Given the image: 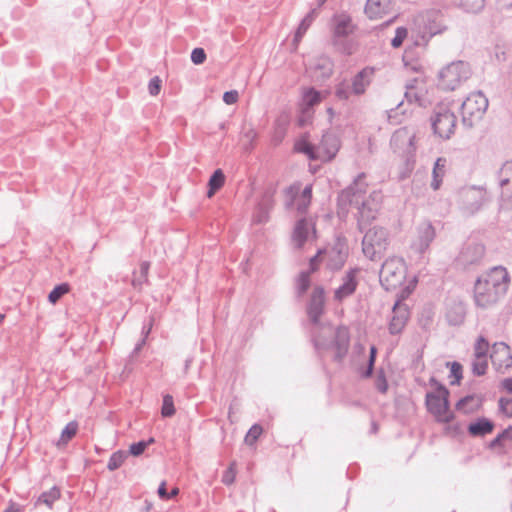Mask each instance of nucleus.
<instances>
[{
	"label": "nucleus",
	"instance_id": "57",
	"mask_svg": "<svg viewBox=\"0 0 512 512\" xmlns=\"http://www.w3.org/2000/svg\"><path fill=\"white\" fill-rule=\"evenodd\" d=\"M158 496L162 500H169L168 492L166 489V482L162 481L157 490Z\"/></svg>",
	"mask_w": 512,
	"mask_h": 512
},
{
	"label": "nucleus",
	"instance_id": "58",
	"mask_svg": "<svg viewBox=\"0 0 512 512\" xmlns=\"http://www.w3.org/2000/svg\"><path fill=\"white\" fill-rule=\"evenodd\" d=\"M406 100L409 102V103H412L413 101H418V96L416 94V92L414 91V88L411 87L409 88L405 94H404Z\"/></svg>",
	"mask_w": 512,
	"mask_h": 512
},
{
	"label": "nucleus",
	"instance_id": "64",
	"mask_svg": "<svg viewBox=\"0 0 512 512\" xmlns=\"http://www.w3.org/2000/svg\"><path fill=\"white\" fill-rule=\"evenodd\" d=\"M4 512H19V509L12 503Z\"/></svg>",
	"mask_w": 512,
	"mask_h": 512
},
{
	"label": "nucleus",
	"instance_id": "52",
	"mask_svg": "<svg viewBox=\"0 0 512 512\" xmlns=\"http://www.w3.org/2000/svg\"><path fill=\"white\" fill-rule=\"evenodd\" d=\"M206 60V53L203 48H194L191 52V61L196 64H202Z\"/></svg>",
	"mask_w": 512,
	"mask_h": 512
},
{
	"label": "nucleus",
	"instance_id": "14",
	"mask_svg": "<svg viewBox=\"0 0 512 512\" xmlns=\"http://www.w3.org/2000/svg\"><path fill=\"white\" fill-rule=\"evenodd\" d=\"M497 179L501 188V207L512 208V160L501 166Z\"/></svg>",
	"mask_w": 512,
	"mask_h": 512
},
{
	"label": "nucleus",
	"instance_id": "50",
	"mask_svg": "<svg viewBox=\"0 0 512 512\" xmlns=\"http://www.w3.org/2000/svg\"><path fill=\"white\" fill-rule=\"evenodd\" d=\"M407 29L405 27H398L395 32V36L391 40V46L393 48H399L402 44L404 39L407 37Z\"/></svg>",
	"mask_w": 512,
	"mask_h": 512
},
{
	"label": "nucleus",
	"instance_id": "36",
	"mask_svg": "<svg viewBox=\"0 0 512 512\" xmlns=\"http://www.w3.org/2000/svg\"><path fill=\"white\" fill-rule=\"evenodd\" d=\"M126 458H127L126 452H124L122 450H118V451L114 452L109 458V461L107 464L108 470L115 471L124 463Z\"/></svg>",
	"mask_w": 512,
	"mask_h": 512
},
{
	"label": "nucleus",
	"instance_id": "31",
	"mask_svg": "<svg viewBox=\"0 0 512 512\" xmlns=\"http://www.w3.org/2000/svg\"><path fill=\"white\" fill-rule=\"evenodd\" d=\"M317 14L316 9H312L300 22L295 35H294V43H298L301 41L303 35L306 33L312 22L314 21Z\"/></svg>",
	"mask_w": 512,
	"mask_h": 512
},
{
	"label": "nucleus",
	"instance_id": "6",
	"mask_svg": "<svg viewBox=\"0 0 512 512\" xmlns=\"http://www.w3.org/2000/svg\"><path fill=\"white\" fill-rule=\"evenodd\" d=\"M488 201V193L486 189L481 186L464 187L461 188L457 194L458 206L466 215H474Z\"/></svg>",
	"mask_w": 512,
	"mask_h": 512
},
{
	"label": "nucleus",
	"instance_id": "9",
	"mask_svg": "<svg viewBox=\"0 0 512 512\" xmlns=\"http://www.w3.org/2000/svg\"><path fill=\"white\" fill-rule=\"evenodd\" d=\"M470 75L471 70L468 63L464 61L452 62L440 71L439 86L444 90H455Z\"/></svg>",
	"mask_w": 512,
	"mask_h": 512
},
{
	"label": "nucleus",
	"instance_id": "62",
	"mask_svg": "<svg viewBox=\"0 0 512 512\" xmlns=\"http://www.w3.org/2000/svg\"><path fill=\"white\" fill-rule=\"evenodd\" d=\"M402 106H403V101H400V102L397 104L396 108H391V109L387 110V111H386V113H387V117H388V119H389V120H392L393 118H395L394 113H395L397 110H399Z\"/></svg>",
	"mask_w": 512,
	"mask_h": 512
},
{
	"label": "nucleus",
	"instance_id": "12",
	"mask_svg": "<svg viewBox=\"0 0 512 512\" xmlns=\"http://www.w3.org/2000/svg\"><path fill=\"white\" fill-rule=\"evenodd\" d=\"M484 254L485 247L483 244L475 240H468L462 246L456 258V263L463 268H466L470 265H476L480 263Z\"/></svg>",
	"mask_w": 512,
	"mask_h": 512
},
{
	"label": "nucleus",
	"instance_id": "24",
	"mask_svg": "<svg viewBox=\"0 0 512 512\" xmlns=\"http://www.w3.org/2000/svg\"><path fill=\"white\" fill-rule=\"evenodd\" d=\"M374 73V68L365 67L352 78L350 84L353 95L360 96L366 92V89L373 80Z\"/></svg>",
	"mask_w": 512,
	"mask_h": 512
},
{
	"label": "nucleus",
	"instance_id": "40",
	"mask_svg": "<svg viewBox=\"0 0 512 512\" xmlns=\"http://www.w3.org/2000/svg\"><path fill=\"white\" fill-rule=\"evenodd\" d=\"M353 95L351 84L342 81L335 87V96L339 100H348Z\"/></svg>",
	"mask_w": 512,
	"mask_h": 512
},
{
	"label": "nucleus",
	"instance_id": "10",
	"mask_svg": "<svg viewBox=\"0 0 512 512\" xmlns=\"http://www.w3.org/2000/svg\"><path fill=\"white\" fill-rule=\"evenodd\" d=\"M348 256V247L346 243L340 239H337L335 244L331 247L326 248L324 251H319L318 254L311 259V267L313 268L315 261L318 257L321 258L326 264V267L331 271L340 270Z\"/></svg>",
	"mask_w": 512,
	"mask_h": 512
},
{
	"label": "nucleus",
	"instance_id": "4",
	"mask_svg": "<svg viewBox=\"0 0 512 512\" xmlns=\"http://www.w3.org/2000/svg\"><path fill=\"white\" fill-rule=\"evenodd\" d=\"M430 384L436 391L427 392L425 404L429 413L440 423H450L454 420V413L450 409L449 390L435 378L430 379Z\"/></svg>",
	"mask_w": 512,
	"mask_h": 512
},
{
	"label": "nucleus",
	"instance_id": "5",
	"mask_svg": "<svg viewBox=\"0 0 512 512\" xmlns=\"http://www.w3.org/2000/svg\"><path fill=\"white\" fill-rule=\"evenodd\" d=\"M380 282L386 290H392L402 285L406 278V265L401 257L387 258L380 270Z\"/></svg>",
	"mask_w": 512,
	"mask_h": 512
},
{
	"label": "nucleus",
	"instance_id": "13",
	"mask_svg": "<svg viewBox=\"0 0 512 512\" xmlns=\"http://www.w3.org/2000/svg\"><path fill=\"white\" fill-rule=\"evenodd\" d=\"M415 135L407 127L396 130L390 140L394 152L406 157L412 156L416 150L414 146Z\"/></svg>",
	"mask_w": 512,
	"mask_h": 512
},
{
	"label": "nucleus",
	"instance_id": "43",
	"mask_svg": "<svg viewBox=\"0 0 512 512\" xmlns=\"http://www.w3.org/2000/svg\"><path fill=\"white\" fill-rule=\"evenodd\" d=\"M262 427L258 424H254L247 432L245 436V443L249 446H252L255 444V442L258 440L259 436L262 434Z\"/></svg>",
	"mask_w": 512,
	"mask_h": 512
},
{
	"label": "nucleus",
	"instance_id": "15",
	"mask_svg": "<svg viewBox=\"0 0 512 512\" xmlns=\"http://www.w3.org/2000/svg\"><path fill=\"white\" fill-rule=\"evenodd\" d=\"M298 187H289L286 190L289 200L286 201V208L290 209L295 205L299 214L306 213L312 199V185H306L301 193H298Z\"/></svg>",
	"mask_w": 512,
	"mask_h": 512
},
{
	"label": "nucleus",
	"instance_id": "3",
	"mask_svg": "<svg viewBox=\"0 0 512 512\" xmlns=\"http://www.w3.org/2000/svg\"><path fill=\"white\" fill-rule=\"evenodd\" d=\"M312 341L318 355L329 350L335 349L334 360L340 362L347 354L350 336L346 327H334L329 323L319 322V326H313Z\"/></svg>",
	"mask_w": 512,
	"mask_h": 512
},
{
	"label": "nucleus",
	"instance_id": "56",
	"mask_svg": "<svg viewBox=\"0 0 512 512\" xmlns=\"http://www.w3.org/2000/svg\"><path fill=\"white\" fill-rule=\"evenodd\" d=\"M507 431H503L502 433L498 434L489 444L490 448H496L501 445L502 440L506 437Z\"/></svg>",
	"mask_w": 512,
	"mask_h": 512
},
{
	"label": "nucleus",
	"instance_id": "53",
	"mask_svg": "<svg viewBox=\"0 0 512 512\" xmlns=\"http://www.w3.org/2000/svg\"><path fill=\"white\" fill-rule=\"evenodd\" d=\"M500 410L508 417L512 416V398H500L499 399Z\"/></svg>",
	"mask_w": 512,
	"mask_h": 512
},
{
	"label": "nucleus",
	"instance_id": "7",
	"mask_svg": "<svg viewBox=\"0 0 512 512\" xmlns=\"http://www.w3.org/2000/svg\"><path fill=\"white\" fill-rule=\"evenodd\" d=\"M487 108L488 99L481 91L469 94L461 105L463 125L468 128L473 127L482 119Z\"/></svg>",
	"mask_w": 512,
	"mask_h": 512
},
{
	"label": "nucleus",
	"instance_id": "28",
	"mask_svg": "<svg viewBox=\"0 0 512 512\" xmlns=\"http://www.w3.org/2000/svg\"><path fill=\"white\" fill-rule=\"evenodd\" d=\"M447 160L444 157H439L434 163L432 171V182L431 187L433 190H438L442 184L443 177L445 175Z\"/></svg>",
	"mask_w": 512,
	"mask_h": 512
},
{
	"label": "nucleus",
	"instance_id": "48",
	"mask_svg": "<svg viewBox=\"0 0 512 512\" xmlns=\"http://www.w3.org/2000/svg\"><path fill=\"white\" fill-rule=\"evenodd\" d=\"M376 356H377V349L375 346H371L370 350H369L368 365H367L366 370L362 374L363 377L368 378L373 374Z\"/></svg>",
	"mask_w": 512,
	"mask_h": 512
},
{
	"label": "nucleus",
	"instance_id": "30",
	"mask_svg": "<svg viewBox=\"0 0 512 512\" xmlns=\"http://www.w3.org/2000/svg\"><path fill=\"white\" fill-rule=\"evenodd\" d=\"M338 141L333 134H325L322 137L321 144L318 147L320 149H325L328 159H331L335 156L338 151Z\"/></svg>",
	"mask_w": 512,
	"mask_h": 512
},
{
	"label": "nucleus",
	"instance_id": "29",
	"mask_svg": "<svg viewBox=\"0 0 512 512\" xmlns=\"http://www.w3.org/2000/svg\"><path fill=\"white\" fill-rule=\"evenodd\" d=\"M78 431V423L76 421L69 422L62 430L60 438L56 442L58 448L65 447L68 442L76 435Z\"/></svg>",
	"mask_w": 512,
	"mask_h": 512
},
{
	"label": "nucleus",
	"instance_id": "54",
	"mask_svg": "<svg viewBox=\"0 0 512 512\" xmlns=\"http://www.w3.org/2000/svg\"><path fill=\"white\" fill-rule=\"evenodd\" d=\"M161 89V80L158 77H154L149 81L148 90L152 96L159 94Z\"/></svg>",
	"mask_w": 512,
	"mask_h": 512
},
{
	"label": "nucleus",
	"instance_id": "32",
	"mask_svg": "<svg viewBox=\"0 0 512 512\" xmlns=\"http://www.w3.org/2000/svg\"><path fill=\"white\" fill-rule=\"evenodd\" d=\"M225 182V175L221 169H216L213 174L211 175L209 182H208V192L207 196L212 197L216 191H218Z\"/></svg>",
	"mask_w": 512,
	"mask_h": 512
},
{
	"label": "nucleus",
	"instance_id": "55",
	"mask_svg": "<svg viewBox=\"0 0 512 512\" xmlns=\"http://www.w3.org/2000/svg\"><path fill=\"white\" fill-rule=\"evenodd\" d=\"M238 97H239V95L236 90L226 91L223 94V101L228 105H232L237 102Z\"/></svg>",
	"mask_w": 512,
	"mask_h": 512
},
{
	"label": "nucleus",
	"instance_id": "11",
	"mask_svg": "<svg viewBox=\"0 0 512 512\" xmlns=\"http://www.w3.org/2000/svg\"><path fill=\"white\" fill-rule=\"evenodd\" d=\"M434 134L439 138L447 140L455 132L457 118L453 112L440 107L431 118Z\"/></svg>",
	"mask_w": 512,
	"mask_h": 512
},
{
	"label": "nucleus",
	"instance_id": "37",
	"mask_svg": "<svg viewBox=\"0 0 512 512\" xmlns=\"http://www.w3.org/2000/svg\"><path fill=\"white\" fill-rule=\"evenodd\" d=\"M322 100L321 94L314 88H309L303 93V102L307 107H313Z\"/></svg>",
	"mask_w": 512,
	"mask_h": 512
},
{
	"label": "nucleus",
	"instance_id": "20",
	"mask_svg": "<svg viewBox=\"0 0 512 512\" xmlns=\"http://www.w3.org/2000/svg\"><path fill=\"white\" fill-rule=\"evenodd\" d=\"M333 22V39L337 43L340 39L350 36L356 30L350 15L346 13L335 14L332 18Z\"/></svg>",
	"mask_w": 512,
	"mask_h": 512
},
{
	"label": "nucleus",
	"instance_id": "2",
	"mask_svg": "<svg viewBox=\"0 0 512 512\" xmlns=\"http://www.w3.org/2000/svg\"><path fill=\"white\" fill-rule=\"evenodd\" d=\"M510 275L503 266H495L483 272L475 281L473 300L476 307L488 309L495 306L506 295Z\"/></svg>",
	"mask_w": 512,
	"mask_h": 512
},
{
	"label": "nucleus",
	"instance_id": "41",
	"mask_svg": "<svg viewBox=\"0 0 512 512\" xmlns=\"http://www.w3.org/2000/svg\"><path fill=\"white\" fill-rule=\"evenodd\" d=\"M154 443V438H150L147 441H139L136 443H133L129 447V453L133 456H140L144 453L145 449L150 445Z\"/></svg>",
	"mask_w": 512,
	"mask_h": 512
},
{
	"label": "nucleus",
	"instance_id": "61",
	"mask_svg": "<svg viewBox=\"0 0 512 512\" xmlns=\"http://www.w3.org/2000/svg\"><path fill=\"white\" fill-rule=\"evenodd\" d=\"M148 270H149V263L148 262L141 263L140 275L144 280H147Z\"/></svg>",
	"mask_w": 512,
	"mask_h": 512
},
{
	"label": "nucleus",
	"instance_id": "17",
	"mask_svg": "<svg viewBox=\"0 0 512 512\" xmlns=\"http://www.w3.org/2000/svg\"><path fill=\"white\" fill-rule=\"evenodd\" d=\"M490 358L497 372L504 373L512 367V352L510 347L504 342L493 345Z\"/></svg>",
	"mask_w": 512,
	"mask_h": 512
},
{
	"label": "nucleus",
	"instance_id": "42",
	"mask_svg": "<svg viewBox=\"0 0 512 512\" xmlns=\"http://www.w3.org/2000/svg\"><path fill=\"white\" fill-rule=\"evenodd\" d=\"M474 401V396L468 395L461 398L456 403V409L463 412L464 414H470L476 411V407L469 406L470 402Z\"/></svg>",
	"mask_w": 512,
	"mask_h": 512
},
{
	"label": "nucleus",
	"instance_id": "16",
	"mask_svg": "<svg viewBox=\"0 0 512 512\" xmlns=\"http://www.w3.org/2000/svg\"><path fill=\"white\" fill-rule=\"evenodd\" d=\"M435 236V228L430 222L419 224L416 229V235L411 243V249L422 255L429 248Z\"/></svg>",
	"mask_w": 512,
	"mask_h": 512
},
{
	"label": "nucleus",
	"instance_id": "39",
	"mask_svg": "<svg viewBox=\"0 0 512 512\" xmlns=\"http://www.w3.org/2000/svg\"><path fill=\"white\" fill-rule=\"evenodd\" d=\"M297 293L299 296L305 294L310 287V272L302 271L297 278Z\"/></svg>",
	"mask_w": 512,
	"mask_h": 512
},
{
	"label": "nucleus",
	"instance_id": "63",
	"mask_svg": "<svg viewBox=\"0 0 512 512\" xmlns=\"http://www.w3.org/2000/svg\"><path fill=\"white\" fill-rule=\"evenodd\" d=\"M145 337H143L135 346V348L132 351L131 356H136L142 349V347L145 345Z\"/></svg>",
	"mask_w": 512,
	"mask_h": 512
},
{
	"label": "nucleus",
	"instance_id": "26",
	"mask_svg": "<svg viewBox=\"0 0 512 512\" xmlns=\"http://www.w3.org/2000/svg\"><path fill=\"white\" fill-rule=\"evenodd\" d=\"M311 229H313V223L307 218H301L296 222L293 232V240L297 247L300 248L306 242Z\"/></svg>",
	"mask_w": 512,
	"mask_h": 512
},
{
	"label": "nucleus",
	"instance_id": "59",
	"mask_svg": "<svg viewBox=\"0 0 512 512\" xmlns=\"http://www.w3.org/2000/svg\"><path fill=\"white\" fill-rule=\"evenodd\" d=\"M494 57L498 62L505 60V52L500 46H495Z\"/></svg>",
	"mask_w": 512,
	"mask_h": 512
},
{
	"label": "nucleus",
	"instance_id": "8",
	"mask_svg": "<svg viewBox=\"0 0 512 512\" xmlns=\"http://www.w3.org/2000/svg\"><path fill=\"white\" fill-rule=\"evenodd\" d=\"M388 244V231L375 226L366 231L362 240V251L367 258L374 261L386 251Z\"/></svg>",
	"mask_w": 512,
	"mask_h": 512
},
{
	"label": "nucleus",
	"instance_id": "18",
	"mask_svg": "<svg viewBox=\"0 0 512 512\" xmlns=\"http://www.w3.org/2000/svg\"><path fill=\"white\" fill-rule=\"evenodd\" d=\"M324 304V289L321 286H317L314 288L307 305V314L313 326H319L320 317L324 312Z\"/></svg>",
	"mask_w": 512,
	"mask_h": 512
},
{
	"label": "nucleus",
	"instance_id": "19",
	"mask_svg": "<svg viewBox=\"0 0 512 512\" xmlns=\"http://www.w3.org/2000/svg\"><path fill=\"white\" fill-rule=\"evenodd\" d=\"M409 308L400 300L396 301L392 308V317L389 321L388 330L391 335L400 334L405 328L409 319Z\"/></svg>",
	"mask_w": 512,
	"mask_h": 512
},
{
	"label": "nucleus",
	"instance_id": "46",
	"mask_svg": "<svg viewBox=\"0 0 512 512\" xmlns=\"http://www.w3.org/2000/svg\"><path fill=\"white\" fill-rule=\"evenodd\" d=\"M488 367L487 359L486 357L482 358H476L472 362V372L474 375L482 376L486 373Z\"/></svg>",
	"mask_w": 512,
	"mask_h": 512
},
{
	"label": "nucleus",
	"instance_id": "45",
	"mask_svg": "<svg viewBox=\"0 0 512 512\" xmlns=\"http://www.w3.org/2000/svg\"><path fill=\"white\" fill-rule=\"evenodd\" d=\"M489 348V343L484 337H479L475 343L474 351L475 358L486 357Z\"/></svg>",
	"mask_w": 512,
	"mask_h": 512
},
{
	"label": "nucleus",
	"instance_id": "25",
	"mask_svg": "<svg viewBox=\"0 0 512 512\" xmlns=\"http://www.w3.org/2000/svg\"><path fill=\"white\" fill-rule=\"evenodd\" d=\"M495 424L486 417L477 418L469 423L467 427L468 434L471 437H485L493 432Z\"/></svg>",
	"mask_w": 512,
	"mask_h": 512
},
{
	"label": "nucleus",
	"instance_id": "44",
	"mask_svg": "<svg viewBox=\"0 0 512 512\" xmlns=\"http://www.w3.org/2000/svg\"><path fill=\"white\" fill-rule=\"evenodd\" d=\"M161 414L163 417H171L175 414L173 397L171 395L167 394L163 397Z\"/></svg>",
	"mask_w": 512,
	"mask_h": 512
},
{
	"label": "nucleus",
	"instance_id": "33",
	"mask_svg": "<svg viewBox=\"0 0 512 512\" xmlns=\"http://www.w3.org/2000/svg\"><path fill=\"white\" fill-rule=\"evenodd\" d=\"M295 150L297 152L303 153L309 157L311 160H317L321 158L319 154V148H316L314 145L309 143L306 140H300L295 144Z\"/></svg>",
	"mask_w": 512,
	"mask_h": 512
},
{
	"label": "nucleus",
	"instance_id": "27",
	"mask_svg": "<svg viewBox=\"0 0 512 512\" xmlns=\"http://www.w3.org/2000/svg\"><path fill=\"white\" fill-rule=\"evenodd\" d=\"M364 12L371 20L380 19L387 12V5L382 0H367Z\"/></svg>",
	"mask_w": 512,
	"mask_h": 512
},
{
	"label": "nucleus",
	"instance_id": "38",
	"mask_svg": "<svg viewBox=\"0 0 512 512\" xmlns=\"http://www.w3.org/2000/svg\"><path fill=\"white\" fill-rule=\"evenodd\" d=\"M70 286L68 283H61L53 288L48 295V300L52 304H56L59 299L69 292Z\"/></svg>",
	"mask_w": 512,
	"mask_h": 512
},
{
	"label": "nucleus",
	"instance_id": "1",
	"mask_svg": "<svg viewBox=\"0 0 512 512\" xmlns=\"http://www.w3.org/2000/svg\"><path fill=\"white\" fill-rule=\"evenodd\" d=\"M365 174L361 173L354 182L344 189L337 199L339 210L346 212L349 206H355L358 209V227L361 231L374 219L381 207L382 194L379 191H373L366 198L367 184Z\"/></svg>",
	"mask_w": 512,
	"mask_h": 512
},
{
	"label": "nucleus",
	"instance_id": "47",
	"mask_svg": "<svg viewBox=\"0 0 512 512\" xmlns=\"http://www.w3.org/2000/svg\"><path fill=\"white\" fill-rule=\"evenodd\" d=\"M375 387L382 394H385L388 390V382L383 369H380L376 374Z\"/></svg>",
	"mask_w": 512,
	"mask_h": 512
},
{
	"label": "nucleus",
	"instance_id": "49",
	"mask_svg": "<svg viewBox=\"0 0 512 512\" xmlns=\"http://www.w3.org/2000/svg\"><path fill=\"white\" fill-rule=\"evenodd\" d=\"M447 366H450L451 376L455 378L451 381V385L459 384L462 379V365L458 362H448Z\"/></svg>",
	"mask_w": 512,
	"mask_h": 512
},
{
	"label": "nucleus",
	"instance_id": "23",
	"mask_svg": "<svg viewBox=\"0 0 512 512\" xmlns=\"http://www.w3.org/2000/svg\"><path fill=\"white\" fill-rule=\"evenodd\" d=\"M358 268L350 269L343 277L342 284L335 290L334 298L337 301H343L356 291L358 286L357 274Z\"/></svg>",
	"mask_w": 512,
	"mask_h": 512
},
{
	"label": "nucleus",
	"instance_id": "60",
	"mask_svg": "<svg viewBox=\"0 0 512 512\" xmlns=\"http://www.w3.org/2000/svg\"><path fill=\"white\" fill-rule=\"evenodd\" d=\"M501 388L508 393H512V377L503 379L501 381Z\"/></svg>",
	"mask_w": 512,
	"mask_h": 512
},
{
	"label": "nucleus",
	"instance_id": "35",
	"mask_svg": "<svg viewBox=\"0 0 512 512\" xmlns=\"http://www.w3.org/2000/svg\"><path fill=\"white\" fill-rule=\"evenodd\" d=\"M60 495L59 489L57 487H52L50 490L41 493L38 497L37 503H42L51 507L52 504L60 498Z\"/></svg>",
	"mask_w": 512,
	"mask_h": 512
},
{
	"label": "nucleus",
	"instance_id": "22",
	"mask_svg": "<svg viewBox=\"0 0 512 512\" xmlns=\"http://www.w3.org/2000/svg\"><path fill=\"white\" fill-rule=\"evenodd\" d=\"M466 305L458 299H451L446 303L445 318L450 326H461L466 318Z\"/></svg>",
	"mask_w": 512,
	"mask_h": 512
},
{
	"label": "nucleus",
	"instance_id": "51",
	"mask_svg": "<svg viewBox=\"0 0 512 512\" xmlns=\"http://www.w3.org/2000/svg\"><path fill=\"white\" fill-rule=\"evenodd\" d=\"M235 462L231 463L228 469L224 472L222 476V482L225 485H231L235 481Z\"/></svg>",
	"mask_w": 512,
	"mask_h": 512
},
{
	"label": "nucleus",
	"instance_id": "34",
	"mask_svg": "<svg viewBox=\"0 0 512 512\" xmlns=\"http://www.w3.org/2000/svg\"><path fill=\"white\" fill-rule=\"evenodd\" d=\"M485 0H454V3L467 12L477 13L484 7Z\"/></svg>",
	"mask_w": 512,
	"mask_h": 512
},
{
	"label": "nucleus",
	"instance_id": "21",
	"mask_svg": "<svg viewBox=\"0 0 512 512\" xmlns=\"http://www.w3.org/2000/svg\"><path fill=\"white\" fill-rule=\"evenodd\" d=\"M275 192L276 190L273 187L264 190L254 213V222L261 224L268 221L269 213L274 206Z\"/></svg>",
	"mask_w": 512,
	"mask_h": 512
}]
</instances>
